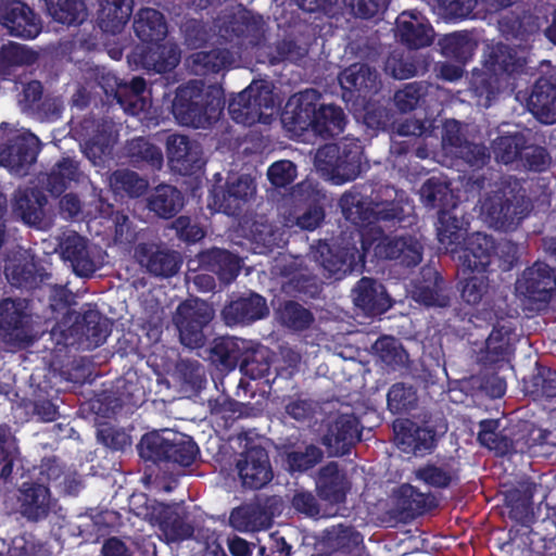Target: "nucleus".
Returning a JSON list of instances; mask_svg holds the SVG:
<instances>
[{"mask_svg": "<svg viewBox=\"0 0 556 556\" xmlns=\"http://www.w3.org/2000/svg\"><path fill=\"white\" fill-rule=\"evenodd\" d=\"M248 346H252V341L237 337H219L214 340L211 348V359L222 370H233L241 366Z\"/></svg>", "mask_w": 556, "mask_h": 556, "instance_id": "obj_35", "label": "nucleus"}, {"mask_svg": "<svg viewBox=\"0 0 556 556\" xmlns=\"http://www.w3.org/2000/svg\"><path fill=\"white\" fill-rule=\"evenodd\" d=\"M529 111L543 124L556 123V81L540 77L528 100Z\"/></svg>", "mask_w": 556, "mask_h": 556, "instance_id": "obj_32", "label": "nucleus"}, {"mask_svg": "<svg viewBox=\"0 0 556 556\" xmlns=\"http://www.w3.org/2000/svg\"><path fill=\"white\" fill-rule=\"evenodd\" d=\"M459 251H462L458 257L462 262L463 275L467 271L488 273L495 252V243L491 236L477 232L469 238L465 245H462Z\"/></svg>", "mask_w": 556, "mask_h": 556, "instance_id": "obj_30", "label": "nucleus"}, {"mask_svg": "<svg viewBox=\"0 0 556 556\" xmlns=\"http://www.w3.org/2000/svg\"><path fill=\"white\" fill-rule=\"evenodd\" d=\"M137 448L146 463L157 466L173 464L189 467L200 454L199 446L191 437L168 430L144 433Z\"/></svg>", "mask_w": 556, "mask_h": 556, "instance_id": "obj_8", "label": "nucleus"}, {"mask_svg": "<svg viewBox=\"0 0 556 556\" xmlns=\"http://www.w3.org/2000/svg\"><path fill=\"white\" fill-rule=\"evenodd\" d=\"M532 208L527 190L515 176L502 177L496 189L484 198L481 205L490 225L501 231L517 229Z\"/></svg>", "mask_w": 556, "mask_h": 556, "instance_id": "obj_6", "label": "nucleus"}, {"mask_svg": "<svg viewBox=\"0 0 556 556\" xmlns=\"http://www.w3.org/2000/svg\"><path fill=\"white\" fill-rule=\"evenodd\" d=\"M363 148L359 141H346L341 147L325 144L316 152V162L336 184L354 180L362 169Z\"/></svg>", "mask_w": 556, "mask_h": 556, "instance_id": "obj_11", "label": "nucleus"}, {"mask_svg": "<svg viewBox=\"0 0 556 556\" xmlns=\"http://www.w3.org/2000/svg\"><path fill=\"white\" fill-rule=\"evenodd\" d=\"M270 367L269 349L252 342V346H248L247 353L242 357L240 371L250 379L266 378V381L269 382Z\"/></svg>", "mask_w": 556, "mask_h": 556, "instance_id": "obj_51", "label": "nucleus"}, {"mask_svg": "<svg viewBox=\"0 0 556 556\" xmlns=\"http://www.w3.org/2000/svg\"><path fill=\"white\" fill-rule=\"evenodd\" d=\"M185 204L180 190L170 185L157 186L148 199V207L161 218L174 217Z\"/></svg>", "mask_w": 556, "mask_h": 556, "instance_id": "obj_43", "label": "nucleus"}, {"mask_svg": "<svg viewBox=\"0 0 556 556\" xmlns=\"http://www.w3.org/2000/svg\"><path fill=\"white\" fill-rule=\"evenodd\" d=\"M225 103V92L220 85L205 87L202 80L192 79L176 89L172 113L182 126L205 129L220 118Z\"/></svg>", "mask_w": 556, "mask_h": 556, "instance_id": "obj_4", "label": "nucleus"}, {"mask_svg": "<svg viewBox=\"0 0 556 556\" xmlns=\"http://www.w3.org/2000/svg\"><path fill=\"white\" fill-rule=\"evenodd\" d=\"M397 506L408 518H416L438 507L431 493H424L418 488L405 483L397 490Z\"/></svg>", "mask_w": 556, "mask_h": 556, "instance_id": "obj_40", "label": "nucleus"}, {"mask_svg": "<svg viewBox=\"0 0 556 556\" xmlns=\"http://www.w3.org/2000/svg\"><path fill=\"white\" fill-rule=\"evenodd\" d=\"M371 249L375 257L394 261L406 268L417 266L422 260L424 249L415 237L386 236L375 228L356 229L349 238L341 237L332 244H321L318 260L330 276L341 279L353 271H362Z\"/></svg>", "mask_w": 556, "mask_h": 556, "instance_id": "obj_1", "label": "nucleus"}, {"mask_svg": "<svg viewBox=\"0 0 556 556\" xmlns=\"http://www.w3.org/2000/svg\"><path fill=\"white\" fill-rule=\"evenodd\" d=\"M363 425L354 414H340L327 426L321 438L330 456H344L362 440Z\"/></svg>", "mask_w": 556, "mask_h": 556, "instance_id": "obj_19", "label": "nucleus"}, {"mask_svg": "<svg viewBox=\"0 0 556 556\" xmlns=\"http://www.w3.org/2000/svg\"><path fill=\"white\" fill-rule=\"evenodd\" d=\"M420 197L427 207L438 208L439 213L442 210H446L447 201L451 198V190L446 182L431 177L422 184Z\"/></svg>", "mask_w": 556, "mask_h": 556, "instance_id": "obj_63", "label": "nucleus"}, {"mask_svg": "<svg viewBox=\"0 0 556 556\" xmlns=\"http://www.w3.org/2000/svg\"><path fill=\"white\" fill-rule=\"evenodd\" d=\"M212 307L203 300H188L179 304L175 315V324L180 342L190 348L204 346L206 336L204 330L213 319Z\"/></svg>", "mask_w": 556, "mask_h": 556, "instance_id": "obj_13", "label": "nucleus"}, {"mask_svg": "<svg viewBox=\"0 0 556 556\" xmlns=\"http://www.w3.org/2000/svg\"><path fill=\"white\" fill-rule=\"evenodd\" d=\"M316 485L319 497L331 504L344 503L350 490L346 475L336 462H329L319 469Z\"/></svg>", "mask_w": 556, "mask_h": 556, "instance_id": "obj_33", "label": "nucleus"}, {"mask_svg": "<svg viewBox=\"0 0 556 556\" xmlns=\"http://www.w3.org/2000/svg\"><path fill=\"white\" fill-rule=\"evenodd\" d=\"M501 77L497 72L492 70L473 68L469 78L470 90L479 99L483 101V105L489 108L491 102L496 99L501 90Z\"/></svg>", "mask_w": 556, "mask_h": 556, "instance_id": "obj_49", "label": "nucleus"}, {"mask_svg": "<svg viewBox=\"0 0 556 556\" xmlns=\"http://www.w3.org/2000/svg\"><path fill=\"white\" fill-rule=\"evenodd\" d=\"M134 31L143 45L163 41L167 35V24L159 10L142 8L135 15Z\"/></svg>", "mask_w": 556, "mask_h": 556, "instance_id": "obj_39", "label": "nucleus"}, {"mask_svg": "<svg viewBox=\"0 0 556 556\" xmlns=\"http://www.w3.org/2000/svg\"><path fill=\"white\" fill-rule=\"evenodd\" d=\"M77 323L80 325L81 333L94 346L103 344L110 334L108 319L97 309L85 311Z\"/></svg>", "mask_w": 556, "mask_h": 556, "instance_id": "obj_60", "label": "nucleus"}, {"mask_svg": "<svg viewBox=\"0 0 556 556\" xmlns=\"http://www.w3.org/2000/svg\"><path fill=\"white\" fill-rule=\"evenodd\" d=\"M166 151L172 168L180 175H193L203 166L200 144L190 140L186 135L174 134L168 136Z\"/></svg>", "mask_w": 556, "mask_h": 556, "instance_id": "obj_24", "label": "nucleus"}, {"mask_svg": "<svg viewBox=\"0 0 556 556\" xmlns=\"http://www.w3.org/2000/svg\"><path fill=\"white\" fill-rule=\"evenodd\" d=\"M397 190L378 181L358 182L345 191L339 200L344 218L357 228H366L375 222H401L404 210L396 200Z\"/></svg>", "mask_w": 556, "mask_h": 556, "instance_id": "obj_3", "label": "nucleus"}, {"mask_svg": "<svg viewBox=\"0 0 556 556\" xmlns=\"http://www.w3.org/2000/svg\"><path fill=\"white\" fill-rule=\"evenodd\" d=\"M61 254L79 277H91L97 270V265L89 254L87 240L77 233L67 236L62 241Z\"/></svg>", "mask_w": 556, "mask_h": 556, "instance_id": "obj_37", "label": "nucleus"}, {"mask_svg": "<svg viewBox=\"0 0 556 556\" xmlns=\"http://www.w3.org/2000/svg\"><path fill=\"white\" fill-rule=\"evenodd\" d=\"M159 526L168 542H181L191 539L194 533L192 525L176 509L169 507L160 513Z\"/></svg>", "mask_w": 556, "mask_h": 556, "instance_id": "obj_55", "label": "nucleus"}, {"mask_svg": "<svg viewBox=\"0 0 556 556\" xmlns=\"http://www.w3.org/2000/svg\"><path fill=\"white\" fill-rule=\"evenodd\" d=\"M274 105L270 87L264 81H253L229 100L228 113L236 123L252 126L261 122L264 109H273Z\"/></svg>", "mask_w": 556, "mask_h": 556, "instance_id": "obj_14", "label": "nucleus"}, {"mask_svg": "<svg viewBox=\"0 0 556 556\" xmlns=\"http://www.w3.org/2000/svg\"><path fill=\"white\" fill-rule=\"evenodd\" d=\"M198 260L202 269L216 275L224 285L232 282L240 273V258L225 249L212 248L202 251Z\"/></svg>", "mask_w": 556, "mask_h": 556, "instance_id": "obj_31", "label": "nucleus"}, {"mask_svg": "<svg viewBox=\"0 0 556 556\" xmlns=\"http://www.w3.org/2000/svg\"><path fill=\"white\" fill-rule=\"evenodd\" d=\"M279 315L286 327L296 331L305 330L314 323L313 313L295 301L285 302Z\"/></svg>", "mask_w": 556, "mask_h": 556, "instance_id": "obj_62", "label": "nucleus"}, {"mask_svg": "<svg viewBox=\"0 0 556 556\" xmlns=\"http://www.w3.org/2000/svg\"><path fill=\"white\" fill-rule=\"evenodd\" d=\"M134 0H100L97 23L103 33L119 34L132 14Z\"/></svg>", "mask_w": 556, "mask_h": 556, "instance_id": "obj_36", "label": "nucleus"}, {"mask_svg": "<svg viewBox=\"0 0 556 556\" xmlns=\"http://www.w3.org/2000/svg\"><path fill=\"white\" fill-rule=\"evenodd\" d=\"M529 51L525 46H510L497 42L491 47L484 60L486 70L497 72L502 76L520 75L526 71Z\"/></svg>", "mask_w": 556, "mask_h": 556, "instance_id": "obj_27", "label": "nucleus"}, {"mask_svg": "<svg viewBox=\"0 0 556 556\" xmlns=\"http://www.w3.org/2000/svg\"><path fill=\"white\" fill-rule=\"evenodd\" d=\"M41 150L39 138L30 131L15 134L0 146V165L11 173L24 175L37 161Z\"/></svg>", "mask_w": 556, "mask_h": 556, "instance_id": "obj_16", "label": "nucleus"}, {"mask_svg": "<svg viewBox=\"0 0 556 556\" xmlns=\"http://www.w3.org/2000/svg\"><path fill=\"white\" fill-rule=\"evenodd\" d=\"M321 100V92L313 88L291 96L281 113L285 129L296 137L308 130L324 139L341 135L348 123L343 109Z\"/></svg>", "mask_w": 556, "mask_h": 556, "instance_id": "obj_2", "label": "nucleus"}, {"mask_svg": "<svg viewBox=\"0 0 556 556\" xmlns=\"http://www.w3.org/2000/svg\"><path fill=\"white\" fill-rule=\"evenodd\" d=\"M324 452L314 444H309L304 451H292L287 454L286 465L290 472H305L314 468L323 460Z\"/></svg>", "mask_w": 556, "mask_h": 556, "instance_id": "obj_64", "label": "nucleus"}, {"mask_svg": "<svg viewBox=\"0 0 556 556\" xmlns=\"http://www.w3.org/2000/svg\"><path fill=\"white\" fill-rule=\"evenodd\" d=\"M46 194L37 188H27L15 199L14 212L29 226H38L45 219Z\"/></svg>", "mask_w": 556, "mask_h": 556, "instance_id": "obj_41", "label": "nucleus"}, {"mask_svg": "<svg viewBox=\"0 0 556 556\" xmlns=\"http://www.w3.org/2000/svg\"><path fill=\"white\" fill-rule=\"evenodd\" d=\"M55 502L49 485L38 481H25L17 490L18 513L28 522L38 523L46 520Z\"/></svg>", "mask_w": 556, "mask_h": 556, "instance_id": "obj_20", "label": "nucleus"}, {"mask_svg": "<svg viewBox=\"0 0 556 556\" xmlns=\"http://www.w3.org/2000/svg\"><path fill=\"white\" fill-rule=\"evenodd\" d=\"M79 162L66 156L59 160L47 175L46 188L53 197H60L71 187L72 182H78L80 177Z\"/></svg>", "mask_w": 556, "mask_h": 556, "instance_id": "obj_44", "label": "nucleus"}, {"mask_svg": "<svg viewBox=\"0 0 556 556\" xmlns=\"http://www.w3.org/2000/svg\"><path fill=\"white\" fill-rule=\"evenodd\" d=\"M254 191L255 187L249 177L240 176L235 180H227L225 188L214 190V205L224 214L237 217Z\"/></svg>", "mask_w": 556, "mask_h": 556, "instance_id": "obj_28", "label": "nucleus"}, {"mask_svg": "<svg viewBox=\"0 0 556 556\" xmlns=\"http://www.w3.org/2000/svg\"><path fill=\"white\" fill-rule=\"evenodd\" d=\"M437 237L447 253L455 254L465 243L466 229L451 211L442 210L439 212Z\"/></svg>", "mask_w": 556, "mask_h": 556, "instance_id": "obj_45", "label": "nucleus"}, {"mask_svg": "<svg viewBox=\"0 0 556 556\" xmlns=\"http://www.w3.org/2000/svg\"><path fill=\"white\" fill-rule=\"evenodd\" d=\"M418 419L402 421L397 426L396 438L403 452L424 456L435 450L448 426L441 413L426 412Z\"/></svg>", "mask_w": 556, "mask_h": 556, "instance_id": "obj_9", "label": "nucleus"}, {"mask_svg": "<svg viewBox=\"0 0 556 556\" xmlns=\"http://www.w3.org/2000/svg\"><path fill=\"white\" fill-rule=\"evenodd\" d=\"M110 184L115 193L132 199L142 197L149 188V181L130 169L113 172Z\"/></svg>", "mask_w": 556, "mask_h": 556, "instance_id": "obj_57", "label": "nucleus"}, {"mask_svg": "<svg viewBox=\"0 0 556 556\" xmlns=\"http://www.w3.org/2000/svg\"><path fill=\"white\" fill-rule=\"evenodd\" d=\"M48 14L58 23L81 24L87 15L84 0H45Z\"/></svg>", "mask_w": 556, "mask_h": 556, "instance_id": "obj_56", "label": "nucleus"}, {"mask_svg": "<svg viewBox=\"0 0 556 556\" xmlns=\"http://www.w3.org/2000/svg\"><path fill=\"white\" fill-rule=\"evenodd\" d=\"M469 323L477 328L493 327L480 353V362L484 367L500 368L502 364L509 362L515 351L516 327L510 319L504 317L502 309H495L490 303L484 302L481 309L470 315Z\"/></svg>", "mask_w": 556, "mask_h": 556, "instance_id": "obj_7", "label": "nucleus"}, {"mask_svg": "<svg viewBox=\"0 0 556 556\" xmlns=\"http://www.w3.org/2000/svg\"><path fill=\"white\" fill-rule=\"evenodd\" d=\"M216 27L218 38L237 49L258 46L265 33L262 15L247 9L224 13Z\"/></svg>", "mask_w": 556, "mask_h": 556, "instance_id": "obj_10", "label": "nucleus"}, {"mask_svg": "<svg viewBox=\"0 0 556 556\" xmlns=\"http://www.w3.org/2000/svg\"><path fill=\"white\" fill-rule=\"evenodd\" d=\"M135 256L140 266L154 277H173L181 265V257L177 251L154 242L139 243L135 249Z\"/></svg>", "mask_w": 556, "mask_h": 556, "instance_id": "obj_22", "label": "nucleus"}, {"mask_svg": "<svg viewBox=\"0 0 556 556\" xmlns=\"http://www.w3.org/2000/svg\"><path fill=\"white\" fill-rule=\"evenodd\" d=\"M528 137L520 131L498 136L493 142L495 160L504 165L518 164Z\"/></svg>", "mask_w": 556, "mask_h": 556, "instance_id": "obj_53", "label": "nucleus"}, {"mask_svg": "<svg viewBox=\"0 0 556 556\" xmlns=\"http://www.w3.org/2000/svg\"><path fill=\"white\" fill-rule=\"evenodd\" d=\"M379 359L392 370L403 368L408 361V354L402 343L391 336L380 337L372 345Z\"/></svg>", "mask_w": 556, "mask_h": 556, "instance_id": "obj_58", "label": "nucleus"}, {"mask_svg": "<svg viewBox=\"0 0 556 556\" xmlns=\"http://www.w3.org/2000/svg\"><path fill=\"white\" fill-rule=\"evenodd\" d=\"M4 273L13 287L27 290L38 288L40 283L50 278L49 274L40 273L36 264L29 262L7 265Z\"/></svg>", "mask_w": 556, "mask_h": 556, "instance_id": "obj_54", "label": "nucleus"}, {"mask_svg": "<svg viewBox=\"0 0 556 556\" xmlns=\"http://www.w3.org/2000/svg\"><path fill=\"white\" fill-rule=\"evenodd\" d=\"M457 282L460 300L467 305L476 306L483 302L490 290V279L484 271H467Z\"/></svg>", "mask_w": 556, "mask_h": 556, "instance_id": "obj_52", "label": "nucleus"}, {"mask_svg": "<svg viewBox=\"0 0 556 556\" xmlns=\"http://www.w3.org/2000/svg\"><path fill=\"white\" fill-rule=\"evenodd\" d=\"M364 536L353 526H332L324 532L325 545L334 553L351 556L363 545Z\"/></svg>", "mask_w": 556, "mask_h": 556, "instance_id": "obj_42", "label": "nucleus"}, {"mask_svg": "<svg viewBox=\"0 0 556 556\" xmlns=\"http://www.w3.org/2000/svg\"><path fill=\"white\" fill-rule=\"evenodd\" d=\"M134 62L159 74L173 71L180 62V49L175 43L152 41L137 47Z\"/></svg>", "mask_w": 556, "mask_h": 556, "instance_id": "obj_25", "label": "nucleus"}, {"mask_svg": "<svg viewBox=\"0 0 556 556\" xmlns=\"http://www.w3.org/2000/svg\"><path fill=\"white\" fill-rule=\"evenodd\" d=\"M338 79L345 101L366 99L377 92L380 84L377 71L366 63L351 64L339 74Z\"/></svg>", "mask_w": 556, "mask_h": 556, "instance_id": "obj_23", "label": "nucleus"}, {"mask_svg": "<svg viewBox=\"0 0 556 556\" xmlns=\"http://www.w3.org/2000/svg\"><path fill=\"white\" fill-rule=\"evenodd\" d=\"M237 469L242 485L252 490L262 489L274 477L268 452L261 445L248 446L237 463Z\"/></svg>", "mask_w": 556, "mask_h": 556, "instance_id": "obj_21", "label": "nucleus"}, {"mask_svg": "<svg viewBox=\"0 0 556 556\" xmlns=\"http://www.w3.org/2000/svg\"><path fill=\"white\" fill-rule=\"evenodd\" d=\"M498 420L484 419L479 422L478 441L482 446L494 451L498 456L514 454L539 455L538 448L554 445L549 440L552 432L538 427L529 420L498 430Z\"/></svg>", "mask_w": 556, "mask_h": 556, "instance_id": "obj_5", "label": "nucleus"}, {"mask_svg": "<svg viewBox=\"0 0 556 556\" xmlns=\"http://www.w3.org/2000/svg\"><path fill=\"white\" fill-rule=\"evenodd\" d=\"M191 70L198 76L218 74L227 70L233 62V54L226 48H214L199 51L190 56Z\"/></svg>", "mask_w": 556, "mask_h": 556, "instance_id": "obj_46", "label": "nucleus"}, {"mask_svg": "<svg viewBox=\"0 0 556 556\" xmlns=\"http://www.w3.org/2000/svg\"><path fill=\"white\" fill-rule=\"evenodd\" d=\"M516 291L536 308L545 306L556 291V276L553 267L536 261L527 267L516 281Z\"/></svg>", "mask_w": 556, "mask_h": 556, "instance_id": "obj_15", "label": "nucleus"}, {"mask_svg": "<svg viewBox=\"0 0 556 556\" xmlns=\"http://www.w3.org/2000/svg\"><path fill=\"white\" fill-rule=\"evenodd\" d=\"M523 390L535 402L556 397V370L536 364L535 371L523 380Z\"/></svg>", "mask_w": 556, "mask_h": 556, "instance_id": "obj_48", "label": "nucleus"}, {"mask_svg": "<svg viewBox=\"0 0 556 556\" xmlns=\"http://www.w3.org/2000/svg\"><path fill=\"white\" fill-rule=\"evenodd\" d=\"M356 307L367 315H380L392 306V300L384 286L370 277H362L352 290Z\"/></svg>", "mask_w": 556, "mask_h": 556, "instance_id": "obj_29", "label": "nucleus"}, {"mask_svg": "<svg viewBox=\"0 0 556 556\" xmlns=\"http://www.w3.org/2000/svg\"><path fill=\"white\" fill-rule=\"evenodd\" d=\"M415 480L429 489L447 490L460 482L462 464L452 455H437L413 471Z\"/></svg>", "mask_w": 556, "mask_h": 556, "instance_id": "obj_18", "label": "nucleus"}, {"mask_svg": "<svg viewBox=\"0 0 556 556\" xmlns=\"http://www.w3.org/2000/svg\"><path fill=\"white\" fill-rule=\"evenodd\" d=\"M552 164V155L548 150L527 139V148L522 150L517 167L527 172L544 173Z\"/></svg>", "mask_w": 556, "mask_h": 556, "instance_id": "obj_61", "label": "nucleus"}, {"mask_svg": "<svg viewBox=\"0 0 556 556\" xmlns=\"http://www.w3.org/2000/svg\"><path fill=\"white\" fill-rule=\"evenodd\" d=\"M0 25L9 35L26 40L35 39L42 29L39 15L22 0L0 1Z\"/></svg>", "mask_w": 556, "mask_h": 556, "instance_id": "obj_17", "label": "nucleus"}, {"mask_svg": "<svg viewBox=\"0 0 556 556\" xmlns=\"http://www.w3.org/2000/svg\"><path fill=\"white\" fill-rule=\"evenodd\" d=\"M440 47L444 56L464 65L473 56L478 42L467 31H455L445 35Z\"/></svg>", "mask_w": 556, "mask_h": 556, "instance_id": "obj_50", "label": "nucleus"}, {"mask_svg": "<svg viewBox=\"0 0 556 556\" xmlns=\"http://www.w3.org/2000/svg\"><path fill=\"white\" fill-rule=\"evenodd\" d=\"M421 280L416 287V301L428 307H446L451 299L446 293L445 280L432 267L421 269Z\"/></svg>", "mask_w": 556, "mask_h": 556, "instance_id": "obj_34", "label": "nucleus"}, {"mask_svg": "<svg viewBox=\"0 0 556 556\" xmlns=\"http://www.w3.org/2000/svg\"><path fill=\"white\" fill-rule=\"evenodd\" d=\"M125 155L131 166L138 169H161L163 152L160 147L144 137H135L125 146Z\"/></svg>", "mask_w": 556, "mask_h": 556, "instance_id": "obj_38", "label": "nucleus"}, {"mask_svg": "<svg viewBox=\"0 0 556 556\" xmlns=\"http://www.w3.org/2000/svg\"><path fill=\"white\" fill-rule=\"evenodd\" d=\"M31 331L33 316L27 300H0V341L10 346L24 348L33 341Z\"/></svg>", "mask_w": 556, "mask_h": 556, "instance_id": "obj_12", "label": "nucleus"}, {"mask_svg": "<svg viewBox=\"0 0 556 556\" xmlns=\"http://www.w3.org/2000/svg\"><path fill=\"white\" fill-rule=\"evenodd\" d=\"M269 314L266 299L250 291L226 304L222 317L227 326L251 325Z\"/></svg>", "mask_w": 556, "mask_h": 556, "instance_id": "obj_26", "label": "nucleus"}, {"mask_svg": "<svg viewBox=\"0 0 556 556\" xmlns=\"http://www.w3.org/2000/svg\"><path fill=\"white\" fill-rule=\"evenodd\" d=\"M397 30L401 41L409 49L428 47L433 40V29L417 20L414 15L402 13L397 20Z\"/></svg>", "mask_w": 556, "mask_h": 556, "instance_id": "obj_47", "label": "nucleus"}, {"mask_svg": "<svg viewBox=\"0 0 556 556\" xmlns=\"http://www.w3.org/2000/svg\"><path fill=\"white\" fill-rule=\"evenodd\" d=\"M20 458V450L12 437L11 428L0 424V481L7 483L12 480L15 463Z\"/></svg>", "mask_w": 556, "mask_h": 556, "instance_id": "obj_59", "label": "nucleus"}]
</instances>
